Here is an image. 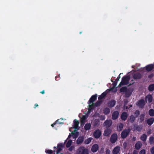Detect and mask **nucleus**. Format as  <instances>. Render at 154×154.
I'll use <instances>...</instances> for the list:
<instances>
[{"label": "nucleus", "instance_id": "nucleus-2", "mask_svg": "<svg viewBox=\"0 0 154 154\" xmlns=\"http://www.w3.org/2000/svg\"><path fill=\"white\" fill-rule=\"evenodd\" d=\"M76 154H89L88 150L83 146L79 148L76 152Z\"/></svg>", "mask_w": 154, "mask_h": 154}, {"label": "nucleus", "instance_id": "nucleus-26", "mask_svg": "<svg viewBox=\"0 0 154 154\" xmlns=\"http://www.w3.org/2000/svg\"><path fill=\"white\" fill-rule=\"evenodd\" d=\"M93 138L92 137H90L88 139L86 140L84 142V144H88L90 143L91 140H92Z\"/></svg>", "mask_w": 154, "mask_h": 154}, {"label": "nucleus", "instance_id": "nucleus-59", "mask_svg": "<svg viewBox=\"0 0 154 154\" xmlns=\"http://www.w3.org/2000/svg\"><path fill=\"white\" fill-rule=\"evenodd\" d=\"M45 91L44 90H43L42 91H41L40 92V93L42 94H45Z\"/></svg>", "mask_w": 154, "mask_h": 154}, {"label": "nucleus", "instance_id": "nucleus-35", "mask_svg": "<svg viewBox=\"0 0 154 154\" xmlns=\"http://www.w3.org/2000/svg\"><path fill=\"white\" fill-rule=\"evenodd\" d=\"M102 102V101L100 100H98L96 103H94V106L96 107L99 106L101 103Z\"/></svg>", "mask_w": 154, "mask_h": 154}, {"label": "nucleus", "instance_id": "nucleus-61", "mask_svg": "<svg viewBox=\"0 0 154 154\" xmlns=\"http://www.w3.org/2000/svg\"><path fill=\"white\" fill-rule=\"evenodd\" d=\"M63 124V123L60 122H59V121H58V123H57V125L60 124Z\"/></svg>", "mask_w": 154, "mask_h": 154}, {"label": "nucleus", "instance_id": "nucleus-58", "mask_svg": "<svg viewBox=\"0 0 154 154\" xmlns=\"http://www.w3.org/2000/svg\"><path fill=\"white\" fill-rule=\"evenodd\" d=\"M133 154H138L136 150H134L133 152Z\"/></svg>", "mask_w": 154, "mask_h": 154}, {"label": "nucleus", "instance_id": "nucleus-11", "mask_svg": "<svg viewBox=\"0 0 154 154\" xmlns=\"http://www.w3.org/2000/svg\"><path fill=\"white\" fill-rule=\"evenodd\" d=\"M128 117V114L126 112H122L121 116V119L125 121L127 119Z\"/></svg>", "mask_w": 154, "mask_h": 154}, {"label": "nucleus", "instance_id": "nucleus-16", "mask_svg": "<svg viewBox=\"0 0 154 154\" xmlns=\"http://www.w3.org/2000/svg\"><path fill=\"white\" fill-rule=\"evenodd\" d=\"M84 140V137L83 136L79 137L76 140V142L77 144H80L82 143Z\"/></svg>", "mask_w": 154, "mask_h": 154}, {"label": "nucleus", "instance_id": "nucleus-48", "mask_svg": "<svg viewBox=\"0 0 154 154\" xmlns=\"http://www.w3.org/2000/svg\"><path fill=\"white\" fill-rule=\"evenodd\" d=\"M58 120H56L55 122L54 123L52 124L51 125V126L52 127H54V125H57V123H58Z\"/></svg>", "mask_w": 154, "mask_h": 154}, {"label": "nucleus", "instance_id": "nucleus-56", "mask_svg": "<svg viewBox=\"0 0 154 154\" xmlns=\"http://www.w3.org/2000/svg\"><path fill=\"white\" fill-rule=\"evenodd\" d=\"M136 140V137H133L132 138L133 141H134Z\"/></svg>", "mask_w": 154, "mask_h": 154}, {"label": "nucleus", "instance_id": "nucleus-46", "mask_svg": "<svg viewBox=\"0 0 154 154\" xmlns=\"http://www.w3.org/2000/svg\"><path fill=\"white\" fill-rule=\"evenodd\" d=\"M62 150V148H59L57 147V154H58L59 153L61 150Z\"/></svg>", "mask_w": 154, "mask_h": 154}, {"label": "nucleus", "instance_id": "nucleus-28", "mask_svg": "<svg viewBox=\"0 0 154 154\" xmlns=\"http://www.w3.org/2000/svg\"><path fill=\"white\" fill-rule=\"evenodd\" d=\"M124 127L123 124L122 123H120L118 125V129L119 131H121Z\"/></svg>", "mask_w": 154, "mask_h": 154}, {"label": "nucleus", "instance_id": "nucleus-62", "mask_svg": "<svg viewBox=\"0 0 154 154\" xmlns=\"http://www.w3.org/2000/svg\"><path fill=\"white\" fill-rule=\"evenodd\" d=\"M71 135L70 134H69V135L68 136V138H69L71 137Z\"/></svg>", "mask_w": 154, "mask_h": 154}, {"label": "nucleus", "instance_id": "nucleus-45", "mask_svg": "<svg viewBox=\"0 0 154 154\" xmlns=\"http://www.w3.org/2000/svg\"><path fill=\"white\" fill-rule=\"evenodd\" d=\"M100 119L101 120H104L106 118L105 116H103V115H101L100 117Z\"/></svg>", "mask_w": 154, "mask_h": 154}, {"label": "nucleus", "instance_id": "nucleus-15", "mask_svg": "<svg viewBox=\"0 0 154 154\" xmlns=\"http://www.w3.org/2000/svg\"><path fill=\"white\" fill-rule=\"evenodd\" d=\"M104 125L106 126V127L107 128H108L110 127L112 124V121L110 120H106L105 121V122L104 123Z\"/></svg>", "mask_w": 154, "mask_h": 154}, {"label": "nucleus", "instance_id": "nucleus-52", "mask_svg": "<svg viewBox=\"0 0 154 154\" xmlns=\"http://www.w3.org/2000/svg\"><path fill=\"white\" fill-rule=\"evenodd\" d=\"M150 151L152 154H154V147H152Z\"/></svg>", "mask_w": 154, "mask_h": 154}, {"label": "nucleus", "instance_id": "nucleus-47", "mask_svg": "<svg viewBox=\"0 0 154 154\" xmlns=\"http://www.w3.org/2000/svg\"><path fill=\"white\" fill-rule=\"evenodd\" d=\"M63 146V144L62 143H59L58 145V147L61 148H62Z\"/></svg>", "mask_w": 154, "mask_h": 154}, {"label": "nucleus", "instance_id": "nucleus-19", "mask_svg": "<svg viewBox=\"0 0 154 154\" xmlns=\"http://www.w3.org/2000/svg\"><path fill=\"white\" fill-rule=\"evenodd\" d=\"M147 100L149 103H151L152 100V97L151 95H148L146 97V100Z\"/></svg>", "mask_w": 154, "mask_h": 154}, {"label": "nucleus", "instance_id": "nucleus-60", "mask_svg": "<svg viewBox=\"0 0 154 154\" xmlns=\"http://www.w3.org/2000/svg\"><path fill=\"white\" fill-rule=\"evenodd\" d=\"M35 106H34V108H35L36 107H37L38 106V105L37 104V103H36L35 104Z\"/></svg>", "mask_w": 154, "mask_h": 154}, {"label": "nucleus", "instance_id": "nucleus-55", "mask_svg": "<svg viewBox=\"0 0 154 154\" xmlns=\"http://www.w3.org/2000/svg\"><path fill=\"white\" fill-rule=\"evenodd\" d=\"M131 83L129 84V86H130L131 85H132L133 84L134 82V81L133 80H131Z\"/></svg>", "mask_w": 154, "mask_h": 154}, {"label": "nucleus", "instance_id": "nucleus-20", "mask_svg": "<svg viewBox=\"0 0 154 154\" xmlns=\"http://www.w3.org/2000/svg\"><path fill=\"white\" fill-rule=\"evenodd\" d=\"M154 119L152 118L148 119L147 120V123L149 125H151L154 122Z\"/></svg>", "mask_w": 154, "mask_h": 154}, {"label": "nucleus", "instance_id": "nucleus-27", "mask_svg": "<svg viewBox=\"0 0 154 154\" xmlns=\"http://www.w3.org/2000/svg\"><path fill=\"white\" fill-rule=\"evenodd\" d=\"M136 118L133 115H131L130 117L129 122L131 123L134 122Z\"/></svg>", "mask_w": 154, "mask_h": 154}, {"label": "nucleus", "instance_id": "nucleus-39", "mask_svg": "<svg viewBox=\"0 0 154 154\" xmlns=\"http://www.w3.org/2000/svg\"><path fill=\"white\" fill-rule=\"evenodd\" d=\"M142 129V128L139 125L137 126L136 127V129L138 131H140Z\"/></svg>", "mask_w": 154, "mask_h": 154}, {"label": "nucleus", "instance_id": "nucleus-57", "mask_svg": "<svg viewBox=\"0 0 154 154\" xmlns=\"http://www.w3.org/2000/svg\"><path fill=\"white\" fill-rule=\"evenodd\" d=\"M126 145H127V143H126V142H124V144H123V145H124V148H126Z\"/></svg>", "mask_w": 154, "mask_h": 154}, {"label": "nucleus", "instance_id": "nucleus-53", "mask_svg": "<svg viewBox=\"0 0 154 154\" xmlns=\"http://www.w3.org/2000/svg\"><path fill=\"white\" fill-rule=\"evenodd\" d=\"M60 79V77L59 75L56 76L55 77V79L56 81H58Z\"/></svg>", "mask_w": 154, "mask_h": 154}, {"label": "nucleus", "instance_id": "nucleus-25", "mask_svg": "<svg viewBox=\"0 0 154 154\" xmlns=\"http://www.w3.org/2000/svg\"><path fill=\"white\" fill-rule=\"evenodd\" d=\"M147 136L146 134H143L140 137V139L143 141H146Z\"/></svg>", "mask_w": 154, "mask_h": 154}, {"label": "nucleus", "instance_id": "nucleus-29", "mask_svg": "<svg viewBox=\"0 0 154 154\" xmlns=\"http://www.w3.org/2000/svg\"><path fill=\"white\" fill-rule=\"evenodd\" d=\"M91 125L90 123H87L85 126V129L87 131L89 130L91 128Z\"/></svg>", "mask_w": 154, "mask_h": 154}, {"label": "nucleus", "instance_id": "nucleus-10", "mask_svg": "<svg viewBox=\"0 0 154 154\" xmlns=\"http://www.w3.org/2000/svg\"><path fill=\"white\" fill-rule=\"evenodd\" d=\"M119 113L118 111H116L114 112L112 115V119L113 120L117 119L119 116Z\"/></svg>", "mask_w": 154, "mask_h": 154}, {"label": "nucleus", "instance_id": "nucleus-63", "mask_svg": "<svg viewBox=\"0 0 154 154\" xmlns=\"http://www.w3.org/2000/svg\"><path fill=\"white\" fill-rule=\"evenodd\" d=\"M132 105H129V107H128L129 108H130L131 107H132Z\"/></svg>", "mask_w": 154, "mask_h": 154}, {"label": "nucleus", "instance_id": "nucleus-21", "mask_svg": "<svg viewBox=\"0 0 154 154\" xmlns=\"http://www.w3.org/2000/svg\"><path fill=\"white\" fill-rule=\"evenodd\" d=\"M119 146L116 147L113 150L112 153L113 154H117L119 151Z\"/></svg>", "mask_w": 154, "mask_h": 154}, {"label": "nucleus", "instance_id": "nucleus-18", "mask_svg": "<svg viewBox=\"0 0 154 154\" xmlns=\"http://www.w3.org/2000/svg\"><path fill=\"white\" fill-rule=\"evenodd\" d=\"M142 143L140 141H138L135 145V148L137 150H139L142 146Z\"/></svg>", "mask_w": 154, "mask_h": 154}, {"label": "nucleus", "instance_id": "nucleus-24", "mask_svg": "<svg viewBox=\"0 0 154 154\" xmlns=\"http://www.w3.org/2000/svg\"><path fill=\"white\" fill-rule=\"evenodd\" d=\"M110 112V111L108 107L105 108L103 110L104 113L106 115L108 114Z\"/></svg>", "mask_w": 154, "mask_h": 154}, {"label": "nucleus", "instance_id": "nucleus-41", "mask_svg": "<svg viewBox=\"0 0 154 154\" xmlns=\"http://www.w3.org/2000/svg\"><path fill=\"white\" fill-rule=\"evenodd\" d=\"M75 149V146L74 145L71 146H70V147H69V148L68 149V150L69 151H72L73 150H74Z\"/></svg>", "mask_w": 154, "mask_h": 154}, {"label": "nucleus", "instance_id": "nucleus-37", "mask_svg": "<svg viewBox=\"0 0 154 154\" xmlns=\"http://www.w3.org/2000/svg\"><path fill=\"white\" fill-rule=\"evenodd\" d=\"M135 115V116L136 118L139 116L140 114V112L139 110H136L134 113Z\"/></svg>", "mask_w": 154, "mask_h": 154}, {"label": "nucleus", "instance_id": "nucleus-44", "mask_svg": "<svg viewBox=\"0 0 154 154\" xmlns=\"http://www.w3.org/2000/svg\"><path fill=\"white\" fill-rule=\"evenodd\" d=\"M146 150L145 149H142L139 152V154H145Z\"/></svg>", "mask_w": 154, "mask_h": 154}, {"label": "nucleus", "instance_id": "nucleus-40", "mask_svg": "<svg viewBox=\"0 0 154 154\" xmlns=\"http://www.w3.org/2000/svg\"><path fill=\"white\" fill-rule=\"evenodd\" d=\"M89 108H88V109L89 111L91 109H93L94 108V104H89Z\"/></svg>", "mask_w": 154, "mask_h": 154}, {"label": "nucleus", "instance_id": "nucleus-32", "mask_svg": "<svg viewBox=\"0 0 154 154\" xmlns=\"http://www.w3.org/2000/svg\"><path fill=\"white\" fill-rule=\"evenodd\" d=\"M149 114L151 116H154V110L152 109H150L149 111Z\"/></svg>", "mask_w": 154, "mask_h": 154}, {"label": "nucleus", "instance_id": "nucleus-22", "mask_svg": "<svg viewBox=\"0 0 154 154\" xmlns=\"http://www.w3.org/2000/svg\"><path fill=\"white\" fill-rule=\"evenodd\" d=\"M73 122H74V125H73L75 129H76L78 127V126H79V122L78 120H76V119H75V120H74Z\"/></svg>", "mask_w": 154, "mask_h": 154}, {"label": "nucleus", "instance_id": "nucleus-5", "mask_svg": "<svg viewBox=\"0 0 154 154\" xmlns=\"http://www.w3.org/2000/svg\"><path fill=\"white\" fill-rule=\"evenodd\" d=\"M145 105V101L144 99H141L137 102L136 105L140 108H143Z\"/></svg>", "mask_w": 154, "mask_h": 154}, {"label": "nucleus", "instance_id": "nucleus-31", "mask_svg": "<svg viewBox=\"0 0 154 154\" xmlns=\"http://www.w3.org/2000/svg\"><path fill=\"white\" fill-rule=\"evenodd\" d=\"M149 141L150 144H153L154 143V137L151 136L149 138Z\"/></svg>", "mask_w": 154, "mask_h": 154}, {"label": "nucleus", "instance_id": "nucleus-23", "mask_svg": "<svg viewBox=\"0 0 154 154\" xmlns=\"http://www.w3.org/2000/svg\"><path fill=\"white\" fill-rule=\"evenodd\" d=\"M107 93L104 92L103 93L100 95L98 97V99L99 100H100L103 98L106 95Z\"/></svg>", "mask_w": 154, "mask_h": 154}, {"label": "nucleus", "instance_id": "nucleus-54", "mask_svg": "<svg viewBox=\"0 0 154 154\" xmlns=\"http://www.w3.org/2000/svg\"><path fill=\"white\" fill-rule=\"evenodd\" d=\"M129 109V108L127 106H126L125 105L124 106L123 109L125 110L126 109Z\"/></svg>", "mask_w": 154, "mask_h": 154}, {"label": "nucleus", "instance_id": "nucleus-34", "mask_svg": "<svg viewBox=\"0 0 154 154\" xmlns=\"http://www.w3.org/2000/svg\"><path fill=\"white\" fill-rule=\"evenodd\" d=\"M72 143V141L71 140H69L67 142L66 145V146L67 148H69L71 146Z\"/></svg>", "mask_w": 154, "mask_h": 154}, {"label": "nucleus", "instance_id": "nucleus-43", "mask_svg": "<svg viewBox=\"0 0 154 154\" xmlns=\"http://www.w3.org/2000/svg\"><path fill=\"white\" fill-rule=\"evenodd\" d=\"M45 152L46 153H48V154H52L53 151L51 150H47L45 151Z\"/></svg>", "mask_w": 154, "mask_h": 154}, {"label": "nucleus", "instance_id": "nucleus-4", "mask_svg": "<svg viewBox=\"0 0 154 154\" xmlns=\"http://www.w3.org/2000/svg\"><path fill=\"white\" fill-rule=\"evenodd\" d=\"M118 139V135L116 133H114L112 134L110 138V141L112 143H116Z\"/></svg>", "mask_w": 154, "mask_h": 154}, {"label": "nucleus", "instance_id": "nucleus-12", "mask_svg": "<svg viewBox=\"0 0 154 154\" xmlns=\"http://www.w3.org/2000/svg\"><path fill=\"white\" fill-rule=\"evenodd\" d=\"M146 70L149 72L151 71L154 69V64H152L148 65L145 67Z\"/></svg>", "mask_w": 154, "mask_h": 154}, {"label": "nucleus", "instance_id": "nucleus-49", "mask_svg": "<svg viewBox=\"0 0 154 154\" xmlns=\"http://www.w3.org/2000/svg\"><path fill=\"white\" fill-rule=\"evenodd\" d=\"M110 151L109 149H106V154H110Z\"/></svg>", "mask_w": 154, "mask_h": 154}, {"label": "nucleus", "instance_id": "nucleus-3", "mask_svg": "<svg viewBox=\"0 0 154 154\" xmlns=\"http://www.w3.org/2000/svg\"><path fill=\"white\" fill-rule=\"evenodd\" d=\"M131 131V129L130 128L125 129L123 131L121 134V137L122 139L126 138L129 135Z\"/></svg>", "mask_w": 154, "mask_h": 154}, {"label": "nucleus", "instance_id": "nucleus-14", "mask_svg": "<svg viewBox=\"0 0 154 154\" xmlns=\"http://www.w3.org/2000/svg\"><path fill=\"white\" fill-rule=\"evenodd\" d=\"M99 149V146L97 144H95L93 145L91 149V151L94 153L96 152Z\"/></svg>", "mask_w": 154, "mask_h": 154}, {"label": "nucleus", "instance_id": "nucleus-13", "mask_svg": "<svg viewBox=\"0 0 154 154\" xmlns=\"http://www.w3.org/2000/svg\"><path fill=\"white\" fill-rule=\"evenodd\" d=\"M116 101L114 100H112L107 103L108 106L109 107H114L116 103Z\"/></svg>", "mask_w": 154, "mask_h": 154}, {"label": "nucleus", "instance_id": "nucleus-30", "mask_svg": "<svg viewBox=\"0 0 154 154\" xmlns=\"http://www.w3.org/2000/svg\"><path fill=\"white\" fill-rule=\"evenodd\" d=\"M148 90L149 91H152L154 90V84L149 85L148 87Z\"/></svg>", "mask_w": 154, "mask_h": 154}, {"label": "nucleus", "instance_id": "nucleus-1", "mask_svg": "<svg viewBox=\"0 0 154 154\" xmlns=\"http://www.w3.org/2000/svg\"><path fill=\"white\" fill-rule=\"evenodd\" d=\"M130 79L129 75H125L122 78V81L119 85L118 87H120L123 85H127L129 83V81Z\"/></svg>", "mask_w": 154, "mask_h": 154}, {"label": "nucleus", "instance_id": "nucleus-9", "mask_svg": "<svg viewBox=\"0 0 154 154\" xmlns=\"http://www.w3.org/2000/svg\"><path fill=\"white\" fill-rule=\"evenodd\" d=\"M112 130L111 129L109 128H107L104 131L103 135L106 137L109 136Z\"/></svg>", "mask_w": 154, "mask_h": 154}, {"label": "nucleus", "instance_id": "nucleus-33", "mask_svg": "<svg viewBox=\"0 0 154 154\" xmlns=\"http://www.w3.org/2000/svg\"><path fill=\"white\" fill-rule=\"evenodd\" d=\"M127 91V88L126 87H124L121 88L120 91L121 92H125Z\"/></svg>", "mask_w": 154, "mask_h": 154}, {"label": "nucleus", "instance_id": "nucleus-7", "mask_svg": "<svg viewBox=\"0 0 154 154\" xmlns=\"http://www.w3.org/2000/svg\"><path fill=\"white\" fill-rule=\"evenodd\" d=\"M142 76L141 74L139 72L135 73L133 75V78L135 80H139L141 79Z\"/></svg>", "mask_w": 154, "mask_h": 154}, {"label": "nucleus", "instance_id": "nucleus-8", "mask_svg": "<svg viewBox=\"0 0 154 154\" xmlns=\"http://www.w3.org/2000/svg\"><path fill=\"white\" fill-rule=\"evenodd\" d=\"M97 96V95L96 94L92 95L90 98L88 102V103L89 104L93 103V102L96 100Z\"/></svg>", "mask_w": 154, "mask_h": 154}, {"label": "nucleus", "instance_id": "nucleus-6", "mask_svg": "<svg viewBox=\"0 0 154 154\" xmlns=\"http://www.w3.org/2000/svg\"><path fill=\"white\" fill-rule=\"evenodd\" d=\"M94 136L96 138H99L101 135V132L99 129L95 130L94 133Z\"/></svg>", "mask_w": 154, "mask_h": 154}, {"label": "nucleus", "instance_id": "nucleus-17", "mask_svg": "<svg viewBox=\"0 0 154 154\" xmlns=\"http://www.w3.org/2000/svg\"><path fill=\"white\" fill-rule=\"evenodd\" d=\"M100 124V121L98 119H95L93 122V126L94 127H98Z\"/></svg>", "mask_w": 154, "mask_h": 154}, {"label": "nucleus", "instance_id": "nucleus-50", "mask_svg": "<svg viewBox=\"0 0 154 154\" xmlns=\"http://www.w3.org/2000/svg\"><path fill=\"white\" fill-rule=\"evenodd\" d=\"M112 81L113 82V86L115 87L117 85V82L116 81V82H114L113 81Z\"/></svg>", "mask_w": 154, "mask_h": 154}, {"label": "nucleus", "instance_id": "nucleus-38", "mask_svg": "<svg viewBox=\"0 0 154 154\" xmlns=\"http://www.w3.org/2000/svg\"><path fill=\"white\" fill-rule=\"evenodd\" d=\"M87 119V117L85 116H83L81 119V122L82 123H84L86 119Z\"/></svg>", "mask_w": 154, "mask_h": 154}, {"label": "nucleus", "instance_id": "nucleus-51", "mask_svg": "<svg viewBox=\"0 0 154 154\" xmlns=\"http://www.w3.org/2000/svg\"><path fill=\"white\" fill-rule=\"evenodd\" d=\"M122 74V73L120 74L118 76L116 79V81H117V82H118L119 81V79L121 77L120 76V75Z\"/></svg>", "mask_w": 154, "mask_h": 154}, {"label": "nucleus", "instance_id": "nucleus-36", "mask_svg": "<svg viewBox=\"0 0 154 154\" xmlns=\"http://www.w3.org/2000/svg\"><path fill=\"white\" fill-rule=\"evenodd\" d=\"M145 115L143 114H141L140 115V122H142L144 119Z\"/></svg>", "mask_w": 154, "mask_h": 154}, {"label": "nucleus", "instance_id": "nucleus-64", "mask_svg": "<svg viewBox=\"0 0 154 154\" xmlns=\"http://www.w3.org/2000/svg\"><path fill=\"white\" fill-rule=\"evenodd\" d=\"M71 134H72V135H73L74 134V133L73 132H72V133H71Z\"/></svg>", "mask_w": 154, "mask_h": 154}, {"label": "nucleus", "instance_id": "nucleus-42", "mask_svg": "<svg viewBox=\"0 0 154 154\" xmlns=\"http://www.w3.org/2000/svg\"><path fill=\"white\" fill-rule=\"evenodd\" d=\"M131 95V94L129 91H127L125 92V96L126 97H129Z\"/></svg>", "mask_w": 154, "mask_h": 154}]
</instances>
